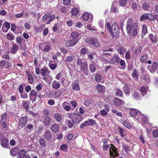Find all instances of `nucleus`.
<instances>
[{"label":"nucleus","mask_w":158,"mask_h":158,"mask_svg":"<svg viewBox=\"0 0 158 158\" xmlns=\"http://www.w3.org/2000/svg\"><path fill=\"white\" fill-rule=\"evenodd\" d=\"M102 79V77L101 75L96 73L95 77V79L97 82H99L101 81Z\"/></svg>","instance_id":"ea45409f"},{"label":"nucleus","mask_w":158,"mask_h":158,"mask_svg":"<svg viewBox=\"0 0 158 158\" xmlns=\"http://www.w3.org/2000/svg\"><path fill=\"white\" fill-rule=\"evenodd\" d=\"M62 89H59L55 91L54 95L55 96V98L57 99L58 97L60 96L62 94Z\"/></svg>","instance_id":"c85d7f7f"},{"label":"nucleus","mask_w":158,"mask_h":158,"mask_svg":"<svg viewBox=\"0 0 158 158\" xmlns=\"http://www.w3.org/2000/svg\"><path fill=\"white\" fill-rule=\"evenodd\" d=\"M140 92L143 96L144 95L147 93V89L144 86H142L140 88Z\"/></svg>","instance_id":"a18cd8bd"},{"label":"nucleus","mask_w":158,"mask_h":158,"mask_svg":"<svg viewBox=\"0 0 158 158\" xmlns=\"http://www.w3.org/2000/svg\"><path fill=\"white\" fill-rule=\"evenodd\" d=\"M96 89L98 92L102 93L105 91V87L100 84H98L96 86Z\"/></svg>","instance_id":"4be33fe9"},{"label":"nucleus","mask_w":158,"mask_h":158,"mask_svg":"<svg viewBox=\"0 0 158 158\" xmlns=\"http://www.w3.org/2000/svg\"><path fill=\"white\" fill-rule=\"evenodd\" d=\"M119 4L121 6H124L127 3V0H119Z\"/></svg>","instance_id":"338daca9"},{"label":"nucleus","mask_w":158,"mask_h":158,"mask_svg":"<svg viewBox=\"0 0 158 158\" xmlns=\"http://www.w3.org/2000/svg\"><path fill=\"white\" fill-rule=\"evenodd\" d=\"M123 92L126 95H129L130 93V89L128 86H127L126 84L123 86Z\"/></svg>","instance_id":"c756f323"},{"label":"nucleus","mask_w":158,"mask_h":158,"mask_svg":"<svg viewBox=\"0 0 158 158\" xmlns=\"http://www.w3.org/2000/svg\"><path fill=\"white\" fill-rule=\"evenodd\" d=\"M142 48L141 46H139L138 47L135 49V53L136 55L140 54L142 51Z\"/></svg>","instance_id":"a19ab883"},{"label":"nucleus","mask_w":158,"mask_h":158,"mask_svg":"<svg viewBox=\"0 0 158 158\" xmlns=\"http://www.w3.org/2000/svg\"><path fill=\"white\" fill-rule=\"evenodd\" d=\"M50 73V71L47 68H43L40 69V73L43 77V79L46 82L48 80V78L50 77V76L49 75Z\"/></svg>","instance_id":"20e7f679"},{"label":"nucleus","mask_w":158,"mask_h":158,"mask_svg":"<svg viewBox=\"0 0 158 158\" xmlns=\"http://www.w3.org/2000/svg\"><path fill=\"white\" fill-rule=\"evenodd\" d=\"M38 94L37 91L35 90L32 89L31 91L29 94V97L32 102H34L36 100Z\"/></svg>","instance_id":"0eeeda50"},{"label":"nucleus","mask_w":158,"mask_h":158,"mask_svg":"<svg viewBox=\"0 0 158 158\" xmlns=\"http://www.w3.org/2000/svg\"><path fill=\"white\" fill-rule=\"evenodd\" d=\"M26 122V119H20V125L21 127H23Z\"/></svg>","instance_id":"13d9d810"},{"label":"nucleus","mask_w":158,"mask_h":158,"mask_svg":"<svg viewBox=\"0 0 158 158\" xmlns=\"http://www.w3.org/2000/svg\"><path fill=\"white\" fill-rule=\"evenodd\" d=\"M92 103V100L91 99H89L85 101L84 104L86 106H89Z\"/></svg>","instance_id":"864d4df0"},{"label":"nucleus","mask_w":158,"mask_h":158,"mask_svg":"<svg viewBox=\"0 0 158 158\" xmlns=\"http://www.w3.org/2000/svg\"><path fill=\"white\" fill-rule=\"evenodd\" d=\"M73 60V56H69L66 57L65 61L66 62L69 63H72Z\"/></svg>","instance_id":"c9c22d12"},{"label":"nucleus","mask_w":158,"mask_h":158,"mask_svg":"<svg viewBox=\"0 0 158 158\" xmlns=\"http://www.w3.org/2000/svg\"><path fill=\"white\" fill-rule=\"evenodd\" d=\"M9 145V142L8 139L6 138L2 139L1 142V145L4 148H6Z\"/></svg>","instance_id":"f3484780"},{"label":"nucleus","mask_w":158,"mask_h":158,"mask_svg":"<svg viewBox=\"0 0 158 158\" xmlns=\"http://www.w3.org/2000/svg\"><path fill=\"white\" fill-rule=\"evenodd\" d=\"M51 129L54 132H57L59 130V127L57 124H53L51 127Z\"/></svg>","instance_id":"7c9ffc66"},{"label":"nucleus","mask_w":158,"mask_h":158,"mask_svg":"<svg viewBox=\"0 0 158 158\" xmlns=\"http://www.w3.org/2000/svg\"><path fill=\"white\" fill-rule=\"evenodd\" d=\"M120 58L116 54H114V56L110 60L111 64H115L116 63H118L119 62Z\"/></svg>","instance_id":"4468645a"},{"label":"nucleus","mask_w":158,"mask_h":158,"mask_svg":"<svg viewBox=\"0 0 158 158\" xmlns=\"http://www.w3.org/2000/svg\"><path fill=\"white\" fill-rule=\"evenodd\" d=\"M77 66L80 68L81 71L83 72L85 75H87L88 74V67L86 60L83 59L78 58L77 59Z\"/></svg>","instance_id":"f03ea898"},{"label":"nucleus","mask_w":158,"mask_h":158,"mask_svg":"<svg viewBox=\"0 0 158 158\" xmlns=\"http://www.w3.org/2000/svg\"><path fill=\"white\" fill-rule=\"evenodd\" d=\"M23 105L27 110H28L29 109V105L27 102L23 100L22 102Z\"/></svg>","instance_id":"bf43d9fd"},{"label":"nucleus","mask_w":158,"mask_h":158,"mask_svg":"<svg viewBox=\"0 0 158 158\" xmlns=\"http://www.w3.org/2000/svg\"><path fill=\"white\" fill-rule=\"evenodd\" d=\"M26 151L24 149H22L20 150L19 154L18 156V158H24L26 154Z\"/></svg>","instance_id":"2f4dec72"},{"label":"nucleus","mask_w":158,"mask_h":158,"mask_svg":"<svg viewBox=\"0 0 158 158\" xmlns=\"http://www.w3.org/2000/svg\"><path fill=\"white\" fill-rule=\"evenodd\" d=\"M148 58V56L147 55H144L140 57V60L141 62L144 63L146 62V60Z\"/></svg>","instance_id":"79ce46f5"},{"label":"nucleus","mask_w":158,"mask_h":158,"mask_svg":"<svg viewBox=\"0 0 158 158\" xmlns=\"http://www.w3.org/2000/svg\"><path fill=\"white\" fill-rule=\"evenodd\" d=\"M153 136L155 137H158V130L156 129L154 130L152 132Z\"/></svg>","instance_id":"774afa93"},{"label":"nucleus","mask_w":158,"mask_h":158,"mask_svg":"<svg viewBox=\"0 0 158 158\" xmlns=\"http://www.w3.org/2000/svg\"><path fill=\"white\" fill-rule=\"evenodd\" d=\"M91 45H92L96 47H99L100 46V44L98 42V39L94 38L93 40L92 44H91Z\"/></svg>","instance_id":"e433bc0d"},{"label":"nucleus","mask_w":158,"mask_h":158,"mask_svg":"<svg viewBox=\"0 0 158 158\" xmlns=\"http://www.w3.org/2000/svg\"><path fill=\"white\" fill-rule=\"evenodd\" d=\"M82 17L84 20L87 21L89 18V15L88 13L85 12L83 14Z\"/></svg>","instance_id":"58836bf2"},{"label":"nucleus","mask_w":158,"mask_h":158,"mask_svg":"<svg viewBox=\"0 0 158 158\" xmlns=\"http://www.w3.org/2000/svg\"><path fill=\"white\" fill-rule=\"evenodd\" d=\"M19 47L17 44L14 43L12 44V46L11 48L10 52L12 54H16L19 49Z\"/></svg>","instance_id":"9b49d317"},{"label":"nucleus","mask_w":158,"mask_h":158,"mask_svg":"<svg viewBox=\"0 0 158 158\" xmlns=\"http://www.w3.org/2000/svg\"><path fill=\"white\" fill-rule=\"evenodd\" d=\"M10 27V25L8 22H5L4 23L2 28V31L4 32H6Z\"/></svg>","instance_id":"ddd939ff"},{"label":"nucleus","mask_w":158,"mask_h":158,"mask_svg":"<svg viewBox=\"0 0 158 158\" xmlns=\"http://www.w3.org/2000/svg\"><path fill=\"white\" fill-rule=\"evenodd\" d=\"M130 114L131 116L134 117L137 115V112L136 109H131L130 110Z\"/></svg>","instance_id":"72a5a7b5"},{"label":"nucleus","mask_w":158,"mask_h":158,"mask_svg":"<svg viewBox=\"0 0 158 158\" xmlns=\"http://www.w3.org/2000/svg\"><path fill=\"white\" fill-rule=\"evenodd\" d=\"M124 125L127 127L128 128H131V124L128 122L127 121H124L123 123Z\"/></svg>","instance_id":"6e6d98bb"},{"label":"nucleus","mask_w":158,"mask_h":158,"mask_svg":"<svg viewBox=\"0 0 158 158\" xmlns=\"http://www.w3.org/2000/svg\"><path fill=\"white\" fill-rule=\"evenodd\" d=\"M148 33L147 27L146 24H144L142 27V36H144Z\"/></svg>","instance_id":"b1692460"},{"label":"nucleus","mask_w":158,"mask_h":158,"mask_svg":"<svg viewBox=\"0 0 158 158\" xmlns=\"http://www.w3.org/2000/svg\"><path fill=\"white\" fill-rule=\"evenodd\" d=\"M22 37L17 36L16 38V42L19 44H21L22 43Z\"/></svg>","instance_id":"3c124183"},{"label":"nucleus","mask_w":158,"mask_h":158,"mask_svg":"<svg viewBox=\"0 0 158 158\" xmlns=\"http://www.w3.org/2000/svg\"><path fill=\"white\" fill-rule=\"evenodd\" d=\"M43 121L46 126H48L50 124L51 120V119H44Z\"/></svg>","instance_id":"e2e57ef3"},{"label":"nucleus","mask_w":158,"mask_h":158,"mask_svg":"<svg viewBox=\"0 0 158 158\" xmlns=\"http://www.w3.org/2000/svg\"><path fill=\"white\" fill-rule=\"evenodd\" d=\"M78 39H73L71 40H69L66 41L65 43V44L68 47H70L76 44L78 41Z\"/></svg>","instance_id":"6e6552de"},{"label":"nucleus","mask_w":158,"mask_h":158,"mask_svg":"<svg viewBox=\"0 0 158 158\" xmlns=\"http://www.w3.org/2000/svg\"><path fill=\"white\" fill-rule=\"evenodd\" d=\"M60 85L58 82L56 81H52V87L54 89H58L60 87Z\"/></svg>","instance_id":"aec40b11"},{"label":"nucleus","mask_w":158,"mask_h":158,"mask_svg":"<svg viewBox=\"0 0 158 158\" xmlns=\"http://www.w3.org/2000/svg\"><path fill=\"white\" fill-rule=\"evenodd\" d=\"M131 76L134 78L138 79L139 74L138 70L136 69H135L133 70L131 73Z\"/></svg>","instance_id":"cd10ccee"},{"label":"nucleus","mask_w":158,"mask_h":158,"mask_svg":"<svg viewBox=\"0 0 158 158\" xmlns=\"http://www.w3.org/2000/svg\"><path fill=\"white\" fill-rule=\"evenodd\" d=\"M126 51V48L122 46H120L117 49V52L121 55H123Z\"/></svg>","instance_id":"a211bd4d"},{"label":"nucleus","mask_w":158,"mask_h":158,"mask_svg":"<svg viewBox=\"0 0 158 158\" xmlns=\"http://www.w3.org/2000/svg\"><path fill=\"white\" fill-rule=\"evenodd\" d=\"M39 142L41 147H44L46 144L45 140L43 138H41L39 140Z\"/></svg>","instance_id":"4c0bfd02"},{"label":"nucleus","mask_w":158,"mask_h":158,"mask_svg":"<svg viewBox=\"0 0 158 158\" xmlns=\"http://www.w3.org/2000/svg\"><path fill=\"white\" fill-rule=\"evenodd\" d=\"M52 136V134L49 130H46V131L45 132L44 138L46 139H50L51 138Z\"/></svg>","instance_id":"5701e85b"},{"label":"nucleus","mask_w":158,"mask_h":158,"mask_svg":"<svg viewBox=\"0 0 158 158\" xmlns=\"http://www.w3.org/2000/svg\"><path fill=\"white\" fill-rule=\"evenodd\" d=\"M88 52V48L86 47H83L81 49L80 53L83 55H84Z\"/></svg>","instance_id":"603ef678"},{"label":"nucleus","mask_w":158,"mask_h":158,"mask_svg":"<svg viewBox=\"0 0 158 158\" xmlns=\"http://www.w3.org/2000/svg\"><path fill=\"white\" fill-rule=\"evenodd\" d=\"M122 101H123L117 97H115L114 99V103L115 105L118 106L121 104Z\"/></svg>","instance_id":"bb28decb"},{"label":"nucleus","mask_w":158,"mask_h":158,"mask_svg":"<svg viewBox=\"0 0 158 158\" xmlns=\"http://www.w3.org/2000/svg\"><path fill=\"white\" fill-rule=\"evenodd\" d=\"M118 11V9L114 4L113 3L112 4V6L111 9V11L113 13H116V12H117Z\"/></svg>","instance_id":"de8ad7c7"},{"label":"nucleus","mask_w":158,"mask_h":158,"mask_svg":"<svg viewBox=\"0 0 158 158\" xmlns=\"http://www.w3.org/2000/svg\"><path fill=\"white\" fill-rule=\"evenodd\" d=\"M67 146L65 144L61 145L60 147L61 150L64 152H66L67 150Z\"/></svg>","instance_id":"680f3d73"},{"label":"nucleus","mask_w":158,"mask_h":158,"mask_svg":"<svg viewBox=\"0 0 158 158\" xmlns=\"http://www.w3.org/2000/svg\"><path fill=\"white\" fill-rule=\"evenodd\" d=\"M109 32L111 34L112 38L116 39L118 37L119 33V29L115 23H114L112 24L111 29Z\"/></svg>","instance_id":"7ed1b4c3"},{"label":"nucleus","mask_w":158,"mask_h":158,"mask_svg":"<svg viewBox=\"0 0 158 158\" xmlns=\"http://www.w3.org/2000/svg\"><path fill=\"white\" fill-rule=\"evenodd\" d=\"M1 124L5 130H7L8 128V121L7 119H2L1 120Z\"/></svg>","instance_id":"dca6fc26"},{"label":"nucleus","mask_w":158,"mask_h":158,"mask_svg":"<svg viewBox=\"0 0 158 158\" xmlns=\"http://www.w3.org/2000/svg\"><path fill=\"white\" fill-rule=\"evenodd\" d=\"M6 37L10 41H12L14 39V36L10 33H8L7 34Z\"/></svg>","instance_id":"052dcab7"},{"label":"nucleus","mask_w":158,"mask_h":158,"mask_svg":"<svg viewBox=\"0 0 158 158\" xmlns=\"http://www.w3.org/2000/svg\"><path fill=\"white\" fill-rule=\"evenodd\" d=\"M56 16L54 15H50L48 19V21L49 22H47L46 23L47 24H49L50 23V22H51L52 21H53L54 19L55 18Z\"/></svg>","instance_id":"5fc2aeb1"},{"label":"nucleus","mask_w":158,"mask_h":158,"mask_svg":"<svg viewBox=\"0 0 158 158\" xmlns=\"http://www.w3.org/2000/svg\"><path fill=\"white\" fill-rule=\"evenodd\" d=\"M79 13V10L76 7L73 8L71 11L72 15L73 16L77 15Z\"/></svg>","instance_id":"473e14b6"},{"label":"nucleus","mask_w":158,"mask_h":158,"mask_svg":"<svg viewBox=\"0 0 158 158\" xmlns=\"http://www.w3.org/2000/svg\"><path fill=\"white\" fill-rule=\"evenodd\" d=\"M43 116L45 118H50L49 117V112L48 110L47 109H45L43 111Z\"/></svg>","instance_id":"f704fd0d"},{"label":"nucleus","mask_w":158,"mask_h":158,"mask_svg":"<svg viewBox=\"0 0 158 158\" xmlns=\"http://www.w3.org/2000/svg\"><path fill=\"white\" fill-rule=\"evenodd\" d=\"M94 38L91 37L87 38L85 40V42L88 44L91 45V44H92Z\"/></svg>","instance_id":"09e8293b"},{"label":"nucleus","mask_w":158,"mask_h":158,"mask_svg":"<svg viewBox=\"0 0 158 158\" xmlns=\"http://www.w3.org/2000/svg\"><path fill=\"white\" fill-rule=\"evenodd\" d=\"M158 66V64L156 62H153L152 65H148V69L151 72L153 73L157 69Z\"/></svg>","instance_id":"1a4fd4ad"},{"label":"nucleus","mask_w":158,"mask_h":158,"mask_svg":"<svg viewBox=\"0 0 158 158\" xmlns=\"http://www.w3.org/2000/svg\"><path fill=\"white\" fill-rule=\"evenodd\" d=\"M22 98L26 99L28 98V95L27 93L25 92H23L20 94Z\"/></svg>","instance_id":"4d7b16f0"},{"label":"nucleus","mask_w":158,"mask_h":158,"mask_svg":"<svg viewBox=\"0 0 158 158\" xmlns=\"http://www.w3.org/2000/svg\"><path fill=\"white\" fill-rule=\"evenodd\" d=\"M72 119H71V120H69L68 121V126L69 128L73 127L74 125V123Z\"/></svg>","instance_id":"0e129e2a"},{"label":"nucleus","mask_w":158,"mask_h":158,"mask_svg":"<svg viewBox=\"0 0 158 158\" xmlns=\"http://www.w3.org/2000/svg\"><path fill=\"white\" fill-rule=\"evenodd\" d=\"M89 70L92 72L94 73L96 70V67L94 62H92L89 65Z\"/></svg>","instance_id":"393cba45"},{"label":"nucleus","mask_w":158,"mask_h":158,"mask_svg":"<svg viewBox=\"0 0 158 158\" xmlns=\"http://www.w3.org/2000/svg\"><path fill=\"white\" fill-rule=\"evenodd\" d=\"M26 73L28 77V82L29 83L32 84L34 82V78L33 77L30 72L27 71L26 72Z\"/></svg>","instance_id":"2eb2a0df"},{"label":"nucleus","mask_w":158,"mask_h":158,"mask_svg":"<svg viewBox=\"0 0 158 158\" xmlns=\"http://www.w3.org/2000/svg\"><path fill=\"white\" fill-rule=\"evenodd\" d=\"M79 36V33L77 32H74L71 33V36L74 39H77L76 38Z\"/></svg>","instance_id":"8fccbe9b"},{"label":"nucleus","mask_w":158,"mask_h":158,"mask_svg":"<svg viewBox=\"0 0 158 158\" xmlns=\"http://www.w3.org/2000/svg\"><path fill=\"white\" fill-rule=\"evenodd\" d=\"M95 120H93L92 119H89V120L85 122L83 124H81L80 127L81 128H83L85 126L93 125L95 124Z\"/></svg>","instance_id":"9d476101"},{"label":"nucleus","mask_w":158,"mask_h":158,"mask_svg":"<svg viewBox=\"0 0 158 158\" xmlns=\"http://www.w3.org/2000/svg\"><path fill=\"white\" fill-rule=\"evenodd\" d=\"M23 85H24V86H25V84H23V85H20L19 86L18 89H19V92L20 94L21 93H23Z\"/></svg>","instance_id":"69168bd1"},{"label":"nucleus","mask_w":158,"mask_h":158,"mask_svg":"<svg viewBox=\"0 0 158 158\" xmlns=\"http://www.w3.org/2000/svg\"><path fill=\"white\" fill-rule=\"evenodd\" d=\"M138 27L136 23H133L131 19H128L126 26V31L127 33L132 36H136L138 32Z\"/></svg>","instance_id":"f257e3e1"},{"label":"nucleus","mask_w":158,"mask_h":158,"mask_svg":"<svg viewBox=\"0 0 158 158\" xmlns=\"http://www.w3.org/2000/svg\"><path fill=\"white\" fill-rule=\"evenodd\" d=\"M109 155L110 157L112 156V158H114V157H116L118 156L117 149L115 147L112 146L110 148Z\"/></svg>","instance_id":"423d86ee"},{"label":"nucleus","mask_w":158,"mask_h":158,"mask_svg":"<svg viewBox=\"0 0 158 158\" xmlns=\"http://www.w3.org/2000/svg\"><path fill=\"white\" fill-rule=\"evenodd\" d=\"M122 147L126 153H128L130 150V148L128 146L123 143L122 144Z\"/></svg>","instance_id":"49530a36"},{"label":"nucleus","mask_w":158,"mask_h":158,"mask_svg":"<svg viewBox=\"0 0 158 158\" xmlns=\"http://www.w3.org/2000/svg\"><path fill=\"white\" fill-rule=\"evenodd\" d=\"M147 19H148L151 21H154L155 20L154 17L152 14L145 13L140 16L139 20L140 22H142Z\"/></svg>","instance_id":"39448f33"},{"label":"nucleus","mask_w":158,"mask_h":158,"mask_svg":"<svg viewBox=\"0 0 158 158\" xmlns=\"http://www.w3.org/2000/svg\"><path fill=\"white\" fill-rule=\"evenodd\" d=\"M72 89L74 91H77L80 89L79 82L78 80H76L72 83Z\"/></svg>","instance_id":"f8f14e48"},{"label":"nucleus","mask_w":158,"mask_h":158,"mask_svg":"<svg viewBox=\"0 0 158 158\" xmlns=\"http://www.w3.org/2000/svg\"><path fill=\"white\" fill-rule=\"evenodd\" d=\"M133 98L135 99H138L139 98V93L137 91H134L132 95Z\"/></svg>","instance_id":"c03bdc74"},{"label":"nucleus","mask_w":158,"mask_h":158,"mask_svg":"<svg viewBox=\"0 0 158 158\" xmlns=\"http://www.w3.org/2000/svg\"><path fill=\"white\" fill-rule=\"evenodd\" d=\"M148 37L151 42L154 44H156L157 42V39L156 36L152 34L149 35Z\"/></svg>","instance_id":"6ab92c4d"},{"label":"nucleus","mask_w":158,"mask_h":158,"mask_svg":"<svg viewBox=\"0 0 158 158\" xmlns=\"http://www.w3.org/2000/svg\"><path fill=\"white\" fill-rule=\"evenodd\" d=\"M114 93L115 95L118 97L122 98L123 96L122 91L120 89L117 88L115 90Z\"/></svg>","instance_id":"412c9836"},{"label":"nucleus","mask_w":158,"mask_h":158,"mask_svg":"<svg viewBox=\"0 0 158 158\" xmlns=\"http://www.w3.org/2000/svg\"><path fill=\"white\" fill-rule=\"evenodd\" d=\"M138 7V2L137 1H136L135 2H132V8L133 10H137Z\"/></svg>","instance_id":"37998d69"},{"label":"nucleus","mask_w":158,"mask_h":158,"mask_svg":"<svg viewBox=\"0 0 158 158\" xmlns=\"http://www.w3.org/2000/svg\"><path fill=\"white\" fill-rule=\"evenodd\" d=\"M19 148L18 147H15L11 149L10 154L12 156H15L18 153Z\"/></svg>","instance_id":"a878e982"}]
</instances>
